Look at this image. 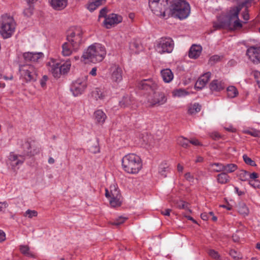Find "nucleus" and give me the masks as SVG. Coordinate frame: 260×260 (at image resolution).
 Returning <instances> with one entry per match:
<instances>
[{
    "mask_svg": "<svg viewBox=\"0 0 260 260\" xmlns=\"http://www.w3.org/2000/svg\"><path fill=\"white\" fill-rule=\"evenodd\" d=\"M238 210L239 213L244 216L247 215L249 213V209L244 203L239 204Z\"/></svg>",
    "mask_w": 260,
    "mask_h": 260,
    "instance_id": "nucleus-36",
    "label": "nucleus"
},
{
    "mask_svg": "<svg viewBox=\"0 0 260 260\" xmlns=\"http://www.w3.org/2000/svg\"><path fill=\"white\" fill-rule=\"evenodd\" d=\"M89 74L93 76H95L96 75V68L95 67L93 68Z\"/></svg>",
    "mask_w": 260,
    "mask_h": 260,
    "instance_id": "nucleus-58",
    "label": "nucleus"
},
{
    "mask_svg": "<svg viewBox=\"0 0 260 260\" xmlns=\"http://www.w3.org/2000/svg\"><path fill=\"white\" fill-rule=\"evenodd\" d=\"M248 177L251 179L250 180H255L258 178V174L256 173L253 172L251 174H249Z\"/></svg>",
    "mask_w": 260,
    "mask_h": 260,
    "instance_id": "nucleus-52",
    "label": "nucleus"
},
{
    "mask_svg": "<svg viewBox=\"0 0 260 260\" xmlns=\"http://www.w3.org/2000/svg\"><path fill=\"white\" fill-rule=\"evenodd\" d=\"M65 0H49V3L53 9L60 10L63 8Z\"/></svg>",
    "mask_w": 260,
    "mask_h": 260,
    "instance_id": "nucleus-27",
    "label": "nucleus"
},
{
    "mask_svg": "<svg viewBox=\"0 0 260 260\" xmlns=\"http://www.w3.org/2000/svg\"><path fill=\"white\" fill-rule=\"evenodd\" d=\"M171 211V209H165L164 211H161V213L165 216H169Z\"/></svg>",
    "mask_w": 260,
    "mask_h": 260,
    "instance_id": "nucleus-56",
    "label": "nucleus"
},
{
    "mask_svg": "<svg viewBox=\"0 0 260 260\" xmlns=\"http://www.w3.org/2000/svg\"><path fill=\"white\" fill-rule=\"evenodd\" d=\"M160 0H149V6L152 12L156 15L166 16V11L162 8Z\"/></svg>",
    "mask_w": 260,
    "mask_h": 260,
    "instance_id": "nucleus-15",
    "label": "nucleus"
},
{
    "mask_svg": "<svg viewBox=\"0 0 260 260\" xmlns=\"http://www.w3.org/2000/svg\"><path fill=\"white\" fill-rule=\"evenodd\" d=\"M241 10L240 6L233 8L228 14V24L232 29H239L242 27V22L239 18V14Z\"/></svg>",
    "mask_w": 260,
    "mask_h": 260,
    "instance_id": "nucleus-7",
    "label": "nucleus"
},
{
    "mask_svg": "<svg viewBox=\"0 0 260 260\" xmlns=\"http://www.w3.org/2000/svg\"><path fill=\"white\" fill-rule=\"evenodd\" d=\"M176 206L177 208L180 209H184L187 210L189 213H191V210L189 207V204L183 201H179L176 202Z\"/></svg>",
    "mask_w": 260,
    "mask_h": 260,
    "instance_id": "nucleus-32",
    "label": "nucleus"
},
{
    "mask_svg": "<svg viewBox=\"0 0 260 260\" xmlns=\"http://www.w3.org/2000/svg\"><path fill=\"white\" fill-rule=\"evenodd\" d=\"M138 87L141 90L151 91L147 96V102L151 106H159L167 102V98L165 93L156 91L158 86L157 83L151 79L141 81L138 84Z\"/></svg>",
    "mask_w": 260,
    "mask_h": 260,
    "instance_id": "nucleus-1",
    "label": "nucleus"
},
{
    "mask_svg": "<svg viewBox=\"0 0 260 260\" xmlns=\"http://www.w3.org/2000/svg\"><path fill=\"white\" fill-rule=\"evenodd\" d=\"M203 161V158L200 156L197 157V159L196 160V162H200Z\"/></svg>",
    "mask_w": 260,
    "mask_h": 260,
    "instance_id": "nucleus-64",
    "label": "nucleus"
},
{
    "mask_svg": "<svg viewBox=\"0 0 260 260\" xmlns=\"http://www.w3.org/2000/svg\"><path fill=\"white\" fill-rule=\"evenodd\" d=\"M174 46V41L171 38H161L157 42L155 49L160 54L171 53Z\"/></svg>",
    "mask_w": 260,
    "mask_h": 260,
    "instance_id": "nucleus-9",
    "label": "nucleus"
},
{
    "mask_svg": "<svg viewBox=\"0 0 260 260\" xmlns=\"http://www.w3.org/2000/svg\"><path fill=\"white\" fill-rule=\"evenodd\" d=\"M208 254L210 255V256L215 259L220 260V256L218 252L213 249L209 250L208 251Z\"/></svg>",
    "mask_w": 260,
    "mask_h": 260,
    "instance_id": "nucleus-42",
    "label": "nucleus"
},
{
    "mask_svg": "<svg viewBox=\"0 0 260 260\" xmlns=\"http://www.w3.org/2000/svg\"><path fill=\"white\" fill-rule=\"evenodd\" d=\"M243 158L244 162L248 165H250L251 166H255L256 165L254 161L252 160L246 154L243 155Z\"/></svg>",
    "mask_w": 260,
    "mask_h": 260,
    "instance_id": "nucleus-43",
    "label": "nucleus"
},
{
    "mask_svg": "<svg viewBox=\"0 0 260 260\" xmlns=\"http://www.w3.org/2000/svg\"><path fill=\"white\" fill-rule=\"evenodd\" d=\"M20 250L22 254L26 256L29 257L33 256V254L29 251V248L28 246L21 245L20 246Z\"/></svg>",
    "mask_w": 260,
    "mask_h": 260,
    "instance_id": "nucleus-38",
    "label": "nucleus"
},
{
    "mask_svg": "<svg viewBox=\"0 0 260 260\" xmlns=\"http://www.w3.org/2000/svg\"><path fill=\"white\" fill-rule=\"evenodd\" d=\"M122 166L124 171L131 174H137L142 168V161L139 156L129 153L122 159Z\"/></svg>",
    "mask_w": 260,
    "mask_h": 260,
    "instance_id": "nucleus-5",
    "label": "nucleus"
},
{
    "mask_svg": "<svg viewBox=\"0 0 260 260\" xmlns=\"http://www.w3.org/2000/svg\"><path fill=\"white\" fill-rule=\"evenodd\" d=\"M167 4L170 3V12L172 16L180 19L186 18L189 15V4L184 0H162Z\"/></svg>",
    "mask_w": 260,
    "mask_h": 260,
    "instance_id": "nucleus-3",
    "label": "nucleus"
},
{
    "mask_svg": "<svg viewBox=\"0 0 260 260\" xmlns=\"http://www.w3.org/2000/svg\"><path fill=\"white\" fill-rule=\"evenodd\" d=\"M8 206V204L6 202H0V211L6 209Z\"/></svg>",
    "mask_w": 260,
    "mask_h": 260,
    "instance_id": "nucleus-54",
    "label": "nucleus"
},
{
    "mask_svg": "<svg viewBox=\"0 0 260 260\" xmlns=\"http://www.w3.org/2000/svg\"><path fill=\"white\" fill-rule=\"evenodd\" d=\"M219 165H224L223 164L220 163H213L210 165L211 167L212 168L213 171L215 172H220L222 171H218L219 170V168L220 169V167Z\"/></svg>",
    "mask_w": 260,
    "mask_h": 260,
    "instance_id": "nucleus-47",
    "label": "nucleus"
},
{
    "mask_svg": "<svg viewBox=\"0 0 260 260\" xmlns=\"http://www.w3.org/2000/svg\"><path fill=\"white\" fill-rule=\"evenodd\" d=\"M38 215V212L35 210H31L28 209L24 213L23 216L28 217L29 218H32V217H36Z\"/></svg>",
    "mask_w": 260,
    "mask_h": 260,
    "instance_id": "nucleus-41",
    "label": "nucleus"
},
{
    "mask_svg": "<svg viewBox=\"0 0 260 260\" xmlns=\"http://www.w3.org/2000/svg\"><path fill=\"white\" fill-rule=\"evenodd\" d=\"M39 66L30 64L20 65L19 71L26 82H34L38 76Z\"/></svg>",
    "mask_w": 260,
    "mask_h": 260,
    "instance_id": "nucleus-6",
    "label": "nucleus"
},
{
    "mask_svg": "<svg viewBox=\"0 0 260 260\" xmlns=\"http://www.w3.org/2000/svg\"><path fill=\"white\" fill-rule=\"evenodd\" d=\"M109 91L105 88H96L92 92V95L96 100H103L108 95Z\"/></svg>",
    "mask_w": 260,
    "mask_h": 260,
    "instance_id": "nucleus-20",
    "label": "nucleus"
},
{
    "mask_svg": "<svg viewBox=\"0 0 260 260\" xmlns=\"http://www.w3.org/2000/svg\"><path fill=\"white\" fill-rule=\"evenodd\" d=\"M230 177L225 172L221 173L217 175L218 183L224 184L229 182Z\"/></svg>",
    "mask_w": 260,
    "mask_h": 260,
    "instance_id": "nucleus-29",
    "label": "nucleus"
},
{
    "mask_svg": "<svg viewBox=\"0 0 260 260\" xmlns=\"http://www.w3.org/2000/svg\"><path fill=\"white\" fill-rule=\"evenodd\" d=\"M201 106L198 103L190 104L188 108V113L191 115L200 111Z\"/></svg>",
    "mask_w": 260,
    "mask_h": 260,
    "instance_id": "nucleus-31",
    "label": "nucleus"
},
{
    "mask_svg": "<svg viewBox=\"0 0 260 260\" xmlns=\"http://www.w3.org/2000/svg\"><path fill=\"white\" fill-rule=\"evenodd\" d=\"M173 96L184 97L189 94V92L183 89L174 90L173 92Z\"/></svg>",
    "mask_w": 260,
    "mask_h": 260,
    "instance_id": "nucleus-34",
    "label": "nucleus"
},
{
    "mask_svg": "<svg viewBox=\"0 0 260 260\" xmlns=\"http://www.w3.org/2000/svg\"><path fill=\"white\" fill-rule=\"evenodd\" d=\"M107 9L106 7H104L102 9L100 12L99 18L104 17L105 19L107 17Z\"/></svg>",
    "mask_w": 260,
    "mask_h": 260,
    "instance_id": "nucleus-50",
    "label": "nucleus"
},
{
    "mask_svg": "<svg viewBox=\"0 0 260 260\" xmlns=\"http://www.w3.org/2000/svg\"><path fill=\"white\" fill-rule=\"evenodd\" d=\"M109 200L110 205L112 207H117L121 205L122 202V198L120 197L117 199L116 198H108Z\"/></svg>",
    "mask_w": 260,
    "mask_h": 260,
    "instance_id": "nucleus-30",
    "label": "nucleus"
},
{
    "mask_svg": "<svg viewBox=\"0 0 260 260\" xmlns=\"http://www.w3.org/2000/svg\"><path fill=\"white\" fill-rule=\"evenodd\" d=\"M122 21V17L116 14H110L107 16L104 21V26L106 28H110Z\"/></svg>",
    "mask_w": 260,
    "mask_h": 260,
    "instance_id": "nucleus-14",
    "label": "nucleus"
},
{
    "mask_svg": "<svg viewBox=\"0 0 260 260\" xmlns=\"http://www.w3.org/2000/svg\"><path fill=\"white\" fill-rule=\"evenodd\" d=\"M111 79L114 83H119L122 80L123 71L118 64H113L110 68Z\"/></svg>",
    "mask_w": 260,
    "mask_h": 260,
    "instance_id": "nucleus-12",
    "label": "nucleus"
},
{
    "mask_svg": "<svg viewBox=\"0 0 260 260\" xmlns=\"http://www.w3.org/2000/svg\"><path fill=\"white\" fill-rule=\"evenodd\" d=\"M106 54L105 48L101 44L95 43L90 45L84 52L82 58L85 63H96L102 61Z\"/></svg>",
    "mask_w": 260,
    "mask_h": 260,
    "instance_id": "nucleus-4",
    "label": "nucleus"
},
{
    "mask_svg": "<svg viewBox=\"0 0 260 260\" xmlns=\"http://www.w3.org/2000/svg\"><path fill=\"white\" fill-rule=\"evenodd\" d=\"M235 190L239 196H241L244 194V192L239 190L237 187H235Z\"/></svg>",
    "mask_w": 260,
    "mask_h": 260,
    "instance_id": "nucleus-61",
    "label": "nucleus"
},
{
    "mask_svg": "<svg viewBox=\"0 0 260 260\" xmlns=\"http://www.w3.org/2000/svg\"><path fill=\"white\" fill-rule=\"evenodd\" d=\"M105 196L107 198H116L117 199L120 197H122L120 192V190L118 189L116 185L113 184L110 186V190L108 189H105Z\"/></svg>",
    "mask_w": 260,
    "mask_h": 260,
    "instance_id": "nucleus-18",
    "label": "nucleus"
},
{
    "mask_svg": "<svg viewBox=\"0 0 260 260\" xmlns=\"http://www.w3.org/2000/svg\"><path fill=\"white\" fill-rule=\"evenodd\" d=\"M191 144L194 146L201 145V144L200 143V142L196 139L189 140V144Z\"/></svg>",
    "mask_w": 260,
    "mask_h": 260,
    "instance_id": "nucleus-53",
    "label": "nucleus"
},
{
    "mask_svg": "<svg viewBox=\"0 0 260 260\" xmlns=\"http://www.w3.org/2000/svg\"><path fill=\"white\" fill-rule=\"evenodd\" d=\"M239 179L243 181H245L248 180L249 176V173L244 170H241L238 174Z\"/></svg>",
    "mask_w": 260,
    "mask_h": 260,
    "instance_id": "nucleus-40",
    "label": "nucleus"
},
{
    "mask_svg": "<svg viewBox=\"0 0 260 260\" xmlns=\"http://www.w3.org/2000/svg\"><path fill=\"white\" fill-rule=\"evenodd\" d=\"M238 91L234 86H230L227 88V95L230 98H234L237 96Z\"/></svg>",
    "mask_w": 260,
    "mask_h": 260,
    "instance_id": "nucleus-33",
    "label": "nucleus"
},
{
    "mask_svg": "<svg viewBox=\"0 0 260 260\" xmlns=\"http://www.w3.org/2000/svg\"><path fill=\"white\" fill-rule=\"evenodd\" d=\"M133 102V98L128 95H126L123 96L121 100L119 102V105L121 107L125 108L132 105Z\"/></svg>",
    "mask_w": 260,
    "mask_h": 260,
    "instance_id": "nucleus-28",
    "label": "nucleus"
},
{
    "mask_svg": "<svg viewBox=\"0 0 260 260\" xmlns=\"http://www.w3.org/2000/svg\"><path fill=\"white\" fill-rule=\"evenodd\" d=\"M94 115L96 122L101 124H103L107 118L106 114L101 110H96Z\"/></svg>",
    "mask_w": 260,
    "mask_h": 260,
    "instance_id": "nucleus-26",
    "label": "nucleus"
},
{
    "mask_svg": "<svg viewBox=\"0 0 260 260\" xmlns=\"http://www.w3.org/2000/svg\"><path fill=\"white\" fill-rule=\"evenodd\" d=\"M5 240V233L0 230V242Z\"/></svg>",
    "mask_w": 260,
    "mask_h": 260,
    "instance_id": "nucleus-57",
    "label": "nucleus"
},
{
    "mask_svg": "<svg viewBox=\"0 0 260 260\" xmlns=\"http://www.w3.org/2000/svg\"><path fill=\"white\" fill-rule=\"evenodd\" d=\"M44 57V54L41 52H27L23 54V57L26 61L39 62Z\"/></svg>",
    "mask_w": 260,
    "mask_h": 260,
    "instance_id": "nucleus-16",
    "label": "nucleus"
},
{
    "mask_svg": "<svg viewBox=\"0 0 260 260\" xmlns=\"http://www.w3.org/2000/svg\"><path fill=\"white\" fill-rule=\"evenodd\" d=\"M71 66V64L70 63V61L69 60H66V73L70 69Z\"/></svg>",
    "mask_w": 260,
    "mask_h": 260,
    "instance_id": "nucleus-59",
    "label": "nucleus"
},
{
    "mask_svg": "<svg viewBox=\"0 0 260 260\" xmlns=\"http://www.w3.org/2000/svg\"><path fill=\"white\" fill-rule=\"evenodd\" d=\"M169 171L168 166L167 164H161L159 167L158 173L163 177H167V172Z\"/></svg>",
    "mask_w": 260,
    "mask_h": 260,
    "instance_id": "nucleus-37",
    "label": "nucleus"
},
{
    "mask_svg": "<svg viewBox=\"0 0 260 260\" xmlns=\"http://www.w3.org/2000/svg\"><path fill=\"white\" fill-rule=\"evenodd\" d=\"M212 137L214 139H218L220 136L219 135V134L217 133H215L214 134H213L212 136Z\"/></svg>",
    "mask_w": 260,
    "mask_h": 260,
    "instance_id": "nucleus-60",
    "label": "nucleus"
},
{
    "mask_svg": "<svg viewBox=\"0 0 260 260\" xmlns=\"http://www.w3.org/2000/svg\"><path fill=\"white\" fill-rule=\"evenodd\" d=\"M242 17L244 20L246 21L248 20L249 19L248 11L247 9H245V10L242 13Z\"/></svg>",
    "mask_w": 260,
    "mask_h": 260,
    "instance_id": "nucleus-51",
    "label": "nucleus"
},
{
    "mask_svg": "<svg viewBox=\"0 0 260 260\" xmlns=\"http://www.w3.org/2000/svg\"><path fill=\"white\" fill-rule=\"evenodd\" d=\"M20 158H19L18 156L14 154H11L9 156V159L11 161V165L13 167H17L22 164L24 161V158L20 156Z\"/></svg>",
    "mask_w": 260,
    "mask_h": 260,
    "instance_id": "nucleus-24",
    "label": "nucleus"
},
{
    "mask_svg": "<svg viewBox=\"0 0 260 260\" xmlns=\"http://www.w3.org/2000/svg\"><path fill=\"white\" fill-rule=\"evenodd\" d=\"M230 255L235 259L241 258L240 254L238 253L236 250L233 249H232L230 251Z\"/></svg>",
    "mask_w": 260,
    "mask_h": 260,
    "instance_id": "nucleus-49",
    "label": "nucleus"
},
{
    "mask_svg": "<svg viewBox=\"0 0 260 260\" xmlns=\"http://www.w3.org/2000/svg\"><path fill=\"white\" fill-rule=\"evenodd\" d=\"M249 60L254 64L260 63V47L251 46L246 51Z\"/></svg>",
    "mask_w": 260,
    "mask_h": 260,
    "instance_id": "nucleus-13",
    "label": "nucleus"
},
{
    "mask_svg": "<svg viewBox=\"0 0 260 260\" xmlns=\"http://www.w3.org/2000/svg\"><path fill=\"white\" fill-rule=\"evenodd\" d=\"M211 77V73L207 72L201 76L196 82L194 87L196 88L202 89L209 80Z\"/></svg>",
    "mask_w": 260,
    "mask_h": 260,
    "instance_id": "nucleus-17",
    "label": "nucleus"
},
{
    "mask_svg": "<svg viewBox=\"0 0 260 260\" xmlns=\"http://www.w3.org/2000/svg\"><path fill=\"white\" fill-rule=\"evenodd\" d=\"M185 179L191 183H193L194 181V178L193 175L190 172H187L184 174Z\"/></svg>",
    "mask_w": 260,
    "mask_h": 260,
    "instance_id": "nucleus-45",
    "label": "nucleus"
},
{
    "mask_svg": "<svg viewBox=\"0 0 260 260\" xmlns=\"http://www.w3.org/2000/svg\"><path fill=\"white\" fill-rule=\"evenodd\" d=\"M177 170L178 172H182L183 170V167L181 166L180 164H178L177 165Z\"/></svg>",
    "mask_w": 260,
    "mask_h": 260,
    "instance_id": "nucleus-63",
    "label": "nucleus"
},
{
    "mask_svg": "<svg viewBox=\"0 0 260 260\" xmlns=\"http://www.w3.org/2000/svg\"><path fill=\"white\" fill-rule=\"evenodd\" d=\"M15 23L11 17H4L3 18L0 32L4 38L10 37L14 32Z\"/></svg>",
    "mask_w": 260,
    "mask_h": 260,
    "instance_id": "nucleus-8",
    "label": "nucleus"
},
{
    "mask_svg": "<svg viewBox=\"0 0 260 260\" xmlns=\"http://www.w3.org/2000/svg\"><path fill=\"white\" fill-rule=\"evenodd\" d=\"M126 219V218L120 216L117 218L115 219L113 222H111V224L117 226L123 223L125 221Z\"/></svg>",
    "mask_w": 260,
    "mask_h": 260,
    "instance_id": "nucleus-44",
    "label": "nucleus"
},
{
    "mask_svg": "<svg viewBox=\"0 0 260 260\" xmlns=\"http://www.w3.org/2000/svg\"><path fill=\"white\" fill-rule=\"evenodd\" d=\"M223 56H219L218 55H214L210 57L209 60V63L211 65H213L215 63L221 61L222 59Z\"/></svg>",
    "mask_w": 260,
    "mask_h": 260,
    "instance_id": "nucleus-39",
    "label": "nucleus"
},
{
    "mask_svg": "<svg viewBox=\"0 0 260 260\" xmlns=\"http://www.w3.org/2000/svg\"><path fill=\"white\" fill-rule=\"evenodd\" d=\"M47 65L49 71L54 78H59L61 75L65 74V63H61L55 59H51Z\"/></svg>",
    "mask_w": 260,
    "mask_h": 260,
    "instance_id": "nucleus-10",
    "label": "nucleus"
},
{
    "mask_svg": "<svg viewBox=\"0 0 260 260\" xmlns=\"http://www.w3.org/2000/svg\"><path fill=\"white\" fill-rule=\"evenodd\" d=\"M201 218L204 220H207L209 219V215L207 213L204 212L201 214Z\"/></svg>",
    "mask_w": 260,
    "mask_h": 260,
    "instance_id": "nucleus-55",
    "label": "nucleus"
},
{
    "mask_svg": "<svg viewBox=\"0 0 260 260\" xmlns=\"http://www.w3.org/2000/svg\"><path fill=\"white\" fill-rule=\"evenodd\" d=\"M161 76L166 83L170 82L174 78V75L172 71L169 69H166L161 71Z\"/></svg>",
    "mask_w": 260,
    "mask_h": 260,
    "instance_id": "nucleus-21",
    "label": "nucleus"
},
{
    "mask_svg": "<svg viewBox=\"0 0 260 260\" xmlns=\"http://www.w3.org/2000/svg\"><path fill=\"white\" fill-rule=\"evenodd\" d=\"M202 50V47L201 46L195 44L192 45L190 48L188 52L189 57L191 59L198 58L200 56Z\"/></svg>",
    "mask_w": 260,
    "mask_h": 260,
    "instance_id": "nucleus-19",
    "label": "nucleus"
},
{
    "mask_svg": "<svg viewBox=\"0 0 260 260\" xmlns=\"http://www.w3.org/2000/svg\"><path fill=\"white\" fill-rule=\"evenodd\" d=\"M224 88L223 83L218 80H214L210 84V89L212 91H219Z\"/></svg>",
    "mask_w": 260,
    "mask_h": 260,
    "instance_id": "nucleus-22",
    "label": "nucleus"
},
{
    "mask_svg": "<svg viewBox=\"0 0 260 260\" xmlns=\"http://www.w3.org/2000/svg\"><path fill=\"white\" fill-rule=\"evenodd\" d=\"M177 143L184 148L189 146V140L183 137H180L177 139Z\"/></svg>",
    "mask_w": 260,
    "mask_h": 260,
    "instance_id": "nucleus-35",
    "label": "nucleus"
},
{
    "mask_svg": "<svg viewBox=\"0 0 260 260\" xmlns=\"http://www.w3.org/2000/svg\"><path fill=\"white\" fill-rule=\"evenodd\" d=\"M220 169L219 171H223L225 173H230L235 172L238 169V166L234 164H228L224 165H219Z\"/></svg>",
    "mask_w": 260,
    "mask_h": 260,
    "instance_id": "nucleus-25",
    "label": "nucleus"
},
{
    "mask_svg": "<svg viewBox=\"0 0 260 260\" xmlns=\"http://www.w3.org/2000/svg\"><path fill=\"white\" fill-rule=\"evenodd\" d=\"M82 31L80 27H72L66 31V56L78 51L82 38Z\"/></svg>",
    "mask_w": 260,
    "mask_h": 260,
    "instance_id": "nucleus-2",
    "label": "nucleus"
},
{
    "mask_svg": "<svg viewBox=\"0 0 260 260\" xmlns=\"http://www.w3.org/2000/svg\"><path fill=\"white\" fill-rule=\"evenodd\" d=\"M87 86L86 79H79L73 82L70 90L73 94L76 96L82 94Z\"/></svg>",
    "mask_w": 260,
    "mask_h": 260,
    "instance_id": "nucleus-11",
    "label": "nucleus"
},
{
    "mask_svg": "<svg viewBox=\"0 0 260 260\" xmlns=\"http://www.w3.org/2000/svg\"><path fill=\"white\" fill-rule=\"evenodd\" d=\"M249 184L254 188H260V181L257 179L255 180H249Z\"/></svg>",
    "mask_w": 260,
    "mask_h": 260,
    "instance_id": "nucleus-48",
    "label": "nucleus"
},
{
    "mask_svg": "<svg viewBox=\"0 0 260 260\" xmlns=\"http://www.w3.org/2000/svg\"><path fill=\"white\" fill-rule=\"evenodd\" d=\"M246 133L255 137H260V131L252 129L247 131Z\"/></svg>",
    "mask_w": 260,
    "mask_h": 260,
    "instance_id": "nucleus-46",
    "label": "nucleus"
},
{
    "mask_svg": "<svg viewBox=\"0 0 260 260\" xmlns=\"http://www.w3.org/2000/svg\"><path fill=\"white\" fill-rule=\"evenodd\" d=\"M47 81L41 79L40 81V84L42 87L44 88L46 87Z\"/></svg>",
    "mask_w": 260,
    "mask_h": 260,
    "instance_id": "nucleus-62",
    "label": "nucleus"
},
{
    "mask_svg": "<svg viewBox=\"0 0 260 260\" xmlns=\"http://www.w3.org/2000/svg\"><path fill=\"white\" fill-rule=\"evenodd\" d=\"M106 0H92L87 6V8L90 11H94L98 7L104 5Z\"/></svg>",
    "mask_w": 260,
    "mask_h": 260,
    "instance_id": "nucleus-23",
    "label": "nucleus"
}]
</instances>
